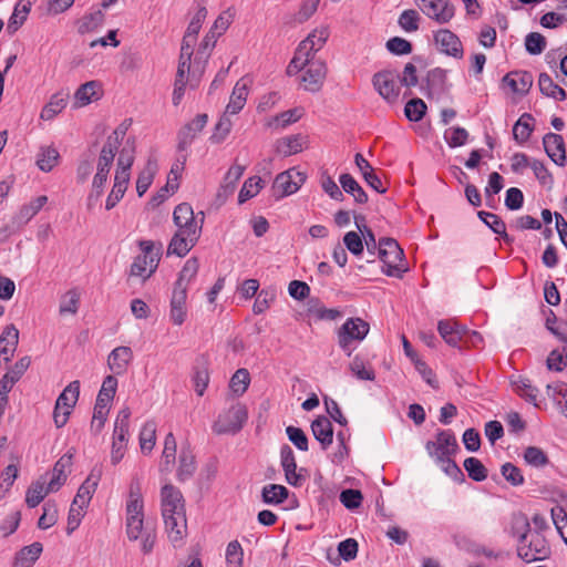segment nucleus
<instances>
[{
    "label": "nucleus",
    "mask_w": 567,
    "mask_h": 567,
    "mask_svg": "<svg viewBox=\"0 0 567 567\" xmlns=\"http://www.w3.org/2000/svg\"><path fill=\"white\" fill-rule=\"evenodd\" d=\"M245 168V166L238 164H234L233 166H230V168L228 169L224 177V183L220 185V188L218 190V198H227L228 196L234 194L236 184L243 176Z\"/></svg>",
    "instance_id": "c756f323"
},
{
    "label": "nucleus",
    "mask_w": 567,
    "mask_h": 567,
    "mask_svg": "<svg viewBox=\"0 0 567 567\" xmlns=\"http://www.w3.org/2000/svg\"><path fill=\"white\" fill-rule=\"evenodd\" d=\"M538 85L540 92L548 97H554L558 101H565L567 99L566 91L556 84L547 73L539 74Z\"/></svg>",
    "instance_id": "58836bf2"
},
{
    "label": "nucleus",
    "mask_w": 567,
    "mask_h": 567,
    "mask_svg": "<svg viewBox=\"0 0 567 567\" xmlns=\"http://www.w3.org/2000/svg\"><path fill=\"white\" fill-rule=\"evenodd\" d=\"M329 38V30L327 27L315 29L305 40H302L297 50L303 53L307 58L315 59V54L323 48Z\"/></svg>",
    "instance_id": "a211bd4d"
},
{
    "label": "nucleus",
    "mask_w": 567,
    "mask_h": 567,
    "mask_svg": "<svg viewBox=\"0 0 567 567\" xmlns=\"http://www.w3.org/2000/svg\"><path fill=\"white\" fill-rule=\"evenodd\" d=\"M305 69L301 76L303 89L311 93L319 92L327 76V64L320 59L310 58Z\"/></svg>",
    "instance_id": "1a4fd4ad"
},
{
    "label": "nucleus",
    "mask_w": 567,
    "mask_h": 567,
    "mask_svg": "<svg viewBox=\"0 0 567 567\" xmlns=\"http://www.w3.org/2000/svg\"><path fill=\"white\" fill-rule=\"evenodd\" d=\"M339 183L347 194L353 196L355 203L365 204L368 202L367 193L352 175L348 173L341 174L339 177Z\"/></svg>",
    "instance_id": "72a5a7b5"
},
{
    "label": "nucleus",
    "mask_w": 567,
    "mask_h": 567,
    "mask_svg": "<svg viewBox=\"0 0 567 567\" xmlns=\"http://www.w3.org/2000/svg\"><path fill=\"white\" fill-rule=\"evenodd\" d=\"M117 388V379L114 375H107L103 380L102 386L99 391L95 403L96 404H105L109 406L110 402L113 400Z\"/></svg>",
    "instance_id": "8fccbe9b"
},
{
    "label": "nucleus",
    "mask_w": 567,
    "mask_h": 567,
    "mask_svg": "<svg viewBox=\"0 0 567 567\" xmlns=\"http://www.w3.org/2000/svg\"><path fill=\"white\" fill-rule=\"evenodd\" d=\"M187 288L174 285L171 303L169 318L175 326H182L187 317Z\"/></svg>",
    "instance_id": "2eb2a0df"
},
{
    "label": "nucleus",
    "mask_w": 567,
    "mask_h": 567,
    "mask_svg": "<svg viewBox=\"0 0 567 567\" xmlns=\"http://www.w3.org/2000/svg\"><path fill=\"white\" fill-rule=\"evenodd\" d=\"M434 462L454 482L463 483L465 481L464 473L452 460V456L439 457V460H435Z\"/></svg>",
    "instance_id": "49530a36"
},
{
    "label": "nucleus",
    "mask_w": 567,
    "mask_h": 567,
    "mask_svg": "<svg viewBox=\"0 0 567 567\" xmlns=\"http://www.w3.org/2000/svg\"><path fill=\"white\" fill-rule=\"evenodd\" d=\"M420 14L416 10H404L398 20L399 25L406 32H415L419 30Z\"/></svg>",
    "instance_id": "69168bd1"
},
{
    "label": "nucleus",
    "mask_w": 567,
    "mask_h": 567,
    "mask_svg": "<svg viewBox=\"0 0 567 567\" xmlns=\"http://www.w3.org/2000/svg\"><path fill=\"white\" fill-rule=\"evenodd\" d=\"M264 187V181L259 176H252L245 181L239 195L238 203L244 204L248 199L255 197Z\"/></svg>",
    "instance_id": "09e8293b"
},
{
    "label": "nucleus",
    "mask_w": 567,
    "mask_h": 567,
    "mask_svg": "<svg viewBox=\"0 0 567 567\" xmlns=\"http://www.w3.org/2000/svg\"><path fill=\"white\" fill-rule=\"evenodd\" d=\"M464 468L468 476L475 482H482L487 477V470L484 464L476 457H467L464 461Z\"/></svg>",
    "instance_id": "6e6d98bb"
},
{
    "label": "nucleus",
    "mask_w": 567,
    "mask_h": 567,
    "mask_svg": "<svg viewBox=\"0 0 567 567\" xmlns=\"http://www.w3.org/2000/svg\"><path fill=\"white\" fill-rule=\"evenodd\" d=\"M426 112V104L421 99H412L410 100L405 107H404V114L408 117V120L412 122H419L422 120Z\"/></svg>",
    "instance_id": "680f3d73"
},
{
    "label": "nucleus",
    "mask_w": 567,
    "mask_h": 567,
    "mask_svg": "<svg viewBox=\"0 0 567 567\" xmlns=\"http://www.w3.org/2000/svg\"><path fill=\"white\" fill-rule=\"evenodd\" d=\"M546 44V38L539 32H530L525 37V49L530 55L543 53Z\"/></svg>",
    "instance_id": "bf43d9fd"
},
{
    "label": "nucleus",
    "mask_w": 567,
    "mask_h": 567,
    "mask_svg": "<svg viewBox=\"0 0 567 567\" xmlns=\"http://www.w3.org/2000/svg\"><path fill=\"white\" fill-rule=\"evenodd\" d=\"M31 10V2L29 0H20L13 10L11 18L9 19L7 30L9 33H14L27 20V17Z\"/></svg>",
    "instance_id": "ea45409f"
},
{
    "label": "nucleus",
    "mask_w": 567,
    "mask_h": 567,
    "mask_svg": "<svg viewBox=\"0 0 567 567\" xmlns=\"http://www.w3.org/2000/svg\"><path fill=\"white\" fill-rule=\"evenodd\" d=\"M42 550L43 546L39 542L24 546L16 554L13 567H32L39 559Z\"/></svg>",
    "instance_id": "cd10ccee"
},
{
    "label": "nucleus",
    "mask_w": 567,
    "mask_h": 567,
    "mask_svg": "<svg viewBox=\"0 0 567 567\" xmlns=\"http://www.w3.org/2000/svg\"><path fill=\"white\" fill-rule=\"evenodd\" d=\"M437 330L443 340L451 347L461 346V337L456 331V321L453 320H441L437 324Z\"/></svg>",
    "instance_id": "c03bdc74"
},
{
    "label": "nucleus",
    "mask_w": 567,
    "mask_h": 567,
    "mask_svg": "<svg viewBox=\"0 0 567 567\" xmlns=\"http://www.w3.org/2000/svg\"><path fill=\"white\" fill-rule=\"evenodd\" d=\"M59 161V152L54 147H44L38 155L37 165L43 172H50Z\"/></svg>",
    "instance_id": "13d9d810"
},
{
    "label": "nucleus",
    "mask_w": 567,
    "mask_h": 567,
    "mask_svg": "<svg viewBox=\"0 0 567 567\" xmlns=\"http://www.w3.org/2000/svg\"><path fill=\"white\" fill-rule=\"evenodd\" d=\"M19 330L14 324L7 326L0 336V358L9 362L18 347Z\"/></svg>",
    "instance_id": "b1692460"
},
{
    "label": "nucleus",
    "mask_w": 567,
    "mask_h": 567,
    "mask_svg": "<svg viewBox=\"0 0 567 567\" xmlns=\"http://www.w3.org/2000/svg\"><path fill=\"white\" fill-rule=\"evenodd\" d=\"M530 168L534 172L535 177L538 182L550 189L554 185V178L551 173L547 169L545 164L538 159H533L530 163Z\"/></svg>",
    "instance_id": "338daca9"
},
{
    "label": "nucleus",
    "mask_w": 567,
    "mask_h": 567,
    "mask_svg": "<svg viewBox=\"0 0 567 567\" xmlns=\"http://www.w3.org/2000/svg\"><path fill=\"white\" fill-rule=\"evenodd\" d=\"M72 454L61 456L53 467V475L49 482L50 491H58L66 481L65 471L72 465Z\"/></svg>",
    "instance_id": "7c9ffc66"
},
{
    "label": "nucleus",
    "mask_w": 567,
    "mask_h": 567,
    "mask_svg": "<svg viewBox=\"0 0 567 567\" xmlns=\"http://www.w3.org/2000/svg\"><path fill=\"white\" fill-rule=\"evenodd\" d=\"M306 137L301 134L290 135L277 142V152L282 156H290L302 151Z\"/></svg>",
    "instance_id": "f704fd0d"
},
{
    "label": "nucleus",
    "mask_w": 567,
    "mask_h": 567,
    "mask_svg": "<svg viewBox=\"0 0 567 567\" xmlns=\"http://www.w3.org/2000/svg\"><path fill=\"white\" fill-rule=\"evenodd\" d=\"M543 145L547 156L558 166H565L566 150L565 142L561 135L556 133H547L543 137Z\"/></svg>",
    "instance_id": "f3484780"
},
{
    "label": "nucleus",
    "mask_w": 567,
    "mask_h": 567,
    "mask_svg": "<svg viewBox=\"0 0 567 567\" xmlns=\"http://www.w3.org/2000/svg\"><path fill=\"white\" fill-rule=\"evenodd\" d=\"M444 138L450 147H460L466 144L468 132L460 126H453L445 131Z\"/></svg>",
    "instance_id": "052dcab7"
},
{
    "label": "nucleus",
    "mask_w": 567,
    "mask_h": 567,
    "mask_svg": "<svg viewBox=\"0 0 567 567\" xmlns=\"http://www.w3.org/2000/svg\"><path fill=\"white\" fill-rule=\"evenodd\" d=\"M372 83L378 93L389 103H395L400 95L396 75L392 71H381L373 75Z\"/></svg>",
    "instance_id": "f8f14e48"
},
{
    "label": "nucleus",
    "mask_w": 567,
    "mask_h": 567,
    "mask_svg": "<svg viewBox=\"0 0 567 567\" xmlns=\"http://www.w3.org/2000/svg\"><path fill=\"white\" fill-rule=\"evenodd\" d=\"M354 163L359 168L363 179L371 188H373L375 192L380 194H384L386 192V187L383 186L381 178L375 174L374 168L363 157L362 154H355Z\"/></svg>",
    "instance_id": "412c9836"
},
{
    "label": "nucleus",
    "mask_w": 567,
    "mask_h": 567,
    "mask_svg": "<svg viewBox=\"0 0 567 567\" xmlns=\"http://www.w3.org/2000/svg\"><path fill=\"white\" fill-rule=\"evenodd\" d=\"M207 121V114H198L190 123L186 124L179 131L178 148L181 151L186 150L192 144L196 135L205 127Z\"/></svg>",
    "instance_id": "aec40b11"
},
{
    "label": "nucleus",
    "mask_w": 567,
    "mask_h": 567,
    "mask_svg": "<svg viewBox=\"0 0 567 567\" xmlns=\"http://www.w3.org/2000/svg\"><path fill=\"white\" fill-rule=\"evenodd\" d=\"M58 522V507L53 502H47L43 505V514L38 520V527L41 529H48Z\"/></svg>",
    "instance_id": "0e129e2a"
},
{
    "label": "nucleus",
    "mask_w": 567,
    "mask_h": 567,
    "mask_svg": "<svg viewBox=\"0 0 567 567\" xmlns=\"http://www.w3.org/2000/svg\"><path fill=\"white\" fill-rule=\"evenodd\" d=\"M288 493L284 485H265L261 492L262 502L266 504H280L288 497Z\"/></svg>",
    "instance_id": "37998d69"
},
{
    "label": "nucleus",
    "mask_w": 567,
    "mask_h": 567,
    "mask_svg": "<svg viewBox=\"0 0 567 567\" xmlns=\"http://www.w3.org/2000/svg\"><path fill=\"white\" fill-rule=\"evenodd\" d=\"M131 411L128 408H123L116 416L113 431V442H121L127 444L128 424Z\"/></svg>",
    "instance_id": "e433bc0d"
},
{
    "label": "nucleus",
    "mask_w": 567,
    "mask_h": 567,
    "mask_svg": "<svg viewBox=\"0 0 567 567\" xmlns=\"http://www.w3.org/2000/svg\"><path fill=\"white\" fill-rule=\"evenodd\" d=\"M69 93L65 92H56L51 97L50 101L43 106L40 118L43 121H51L62 112L68 104Z\"/></svg>",
    "instance_id": "c85d7f7f"
},
{
    "label": "nucleus",
    "mask_w": 567,
    "mask_h": 567,
    "mask_svg": "<svg viewBox=\"0 0 567 567\" xmlns=\"http://www.w3.org/2000/svg\"><path fill=\"white\" fill-rule=\"evenodd\" d=\"M157 167L158 166L156 159L150 157L144 169L140 173L136 181V192L140 197H142L151 186Z\"/></svg>",
    "instance_id": "4c0bfd02"
},
{
    "label": "nucleus",
    "mask_w": 567,
    "mask_h": 567,
    "mask_svg": "<svg viewBox=\"0 0 567 567\" xmlns=\"http://www.w3.org/2000/svg\"><path fill=\"white\" fill-rule=\"evenodd\" d=\"M248 95V82L240 79L236 82L229 102L226 106V113L235 115L239 113L246 104Z\"/></svg>",
    "instance_id": "a878e982"
},
{
    "label": "nucleus",
    "mask_w": 567,
    "mask_h": 567,
    "mask_svg": "<svg viewBox=\"0 0 567 567\" xmlns=\"http://www.w3.org/2000/svg\"><path fill=\"white\" fill-rule=\"evenodd\" d=\"M144 509H136V505L126 508V535L130 540H137L144 533Z\"/></svg>",
    "instance_id": "393cba45"
},
{
    "label": "nucleus",
    "mask_w": 567,
    "mask_h": 567,
    "mask_svg": "<svg viewBox=\"0 0 567 567\" xmlns=\"http://www.w3.org/2000/svg\"><path fill=\"white\" fill-rule=\"evenodd\" d=\"M306 174L295 168L278 174L272 184V195L277 198H284L295 194L306 182Z\"/></svg>",
    "instance_id": "0eeeda50"
},
{
    "label": "nucleus",
    "mask_w": 567,
    "mask_h": 567,
    "mask_svg": "<svg viewBox=\"0 0 567 567\" xmlns=\"http://www.w3.org/2000/svg\"><path fill=\"white\" fill-rule=\"evenodd\" d=\"M196 471L195 457L188 449H182L178 458L177 480L185 482L189 480Z\"/></svg>",
    "instance_id": "c9c22d12"
},
{
    "label": "nucleus",
    "mask_w": 567,
    "mask_h": 567,
    "mask_svg": "<svg viewBox=\"0 0 567 567\" xmlns=\"http://www.w3.org/2000/svg\"><path fill=\"white\" fill-rule=\"evenodd\" d=\"M100 89L101 83L99 81H89L80 85V87L74 93V106L82 107L95 100H99Z\"/></svg>",
    "instance_id": "bb28decb"
},
{
    "label": "nucleus",
    "mask_w": 567,
    "mask_h": 567,
    "mask_svg": "<svg viewBox=\"0 0 567 567\" xmlns=\"http://www.w3.org/2000/svg\"><path fill=\"white\" fill-rule=\"evenodd\" d=\"M156 441V423L147 421L140 432V446L143 453H150Z\"/></svg>",
    "instance_id": "de8ad7c7"
},
{
    "label": "nucleus",
    "mask_w": 567,
    "mask_h": 567,
    "mask_svg": "<svg viewBox=\"0 0 567 567\" xmlns=\"http://www.w3.org/2000/svg\"><path fill=\"white\" fill-rule=\"evenodd\" d=\"M311 431L315 439L321 444L322 450H327L332 444L333 427L327 416H318L311 423Z\"/></svg>",
    "instance_id": "5701e85b"
},
{
    "label": "nucleus",
    "mask_w": 567,
    "mask_h": 567,
    "mask_svg": "<svg viewBox=\"0 0 567 567\" xmlns=\"http://www.w3.org/2000/svg\"><path fill=\"white\" fill-rule=\"evenodd\" d=\"M176 440L173 433L165 436L164 450L162 453L161 471H171L176 460Z\"/></svg>",
    "instance_id": "a18cd8bd"
},
{
    "label": "nucleus",
    "mask_w": 567,
    "mask_h": 567,
    "mask_svg": "<svg viewBox=\"0 0 567 567\" xmlns=\"http://www.w3.org/2000/svg\"><path fill=\"white\" fill-rule=\"evenodd\" d=\"M533 116L528 113H524L513 127V136L518 144L525 143L533 132L532 121Z\"/></svg>",
    "instance_id": "79ce46f5"
},
{
    "label": "nucleus",
    "mask_w": 567,
    "mask_h": 567,
    "mask_svg": "<svg viewBox=\"0 0 567 567\" xmlns=\"http://www.w3.org/2000/svg\"><path fill=\"white\" fill-rule=\"evenodd\" d=\"M458 449L456 437L450 430L439 431L435 441H427L425 444V450L433 461L439 457L452 456Z\"/></svg>",
    "instance_id": "6e6552de"
},
{
    "label": "nucleus",
    "mask_w": 567,
    "mask_h": 567,
    "mask_svg": "<svg viewBox=\"0 0 567 567\" xmlns=\"http://www.w3.org/2000/svg\"><path fill=\"white\" fill-rule=\"evenodd\" d=\"M142 255L134 258L130 267V276L147 280L157 269L162 256V243L140 240Z\"/></svg>",
    "instance_id": "7ed1b4c3"
},
{
    "label": "nucleus",
    "mask_w": 567,
    "mask_h": 567,
    "mask_svg": "<svg viewBox=\"0 0 567 567\" xmlns=\"http://www.w3.org/2000/svg\"><path fill=\"white\" fill-rule=\"evenodd\" d=\"M44 482L32 483L27 491L25 503L29 507L38 506L43 498L51 492L49 485L45 487Z\"/></svg>",
    "instance_id": "3c124183"
},
{
    "label": "nucleus",
    "mask_w": 567,
    "mask_h": 567,
    "mask_svg": "<svg viewBox=\"0 0 567 567\" xmlns=\"http://www.w3.org/2000/svg\"><path fill=\"white\" fill-rule=\"evenodd\" d=\"M433 38L442 53L455 59L463 58V45L455 33L449 29H441L434 33Z\"/></svg>",
    "instance_id": "4468645a"
},
{
    "label": "nucleus",
    "mask_w": 567,
    "mask_h": 567,
    "mask_svg": "<svg viewBox=\"0 0 567 567\" xmlns=\"http://www.w3.org/2000/svg\"><path fill=\"white\" fill-rule=\"evenodd\" d=\"M514 391L522 398H524L526 401L533 403L535 406H537V395L538 390L532 385L530 381L528 379H518L517 381L513 382Z\"/></svg>",
    "instance_id": "5fc2aeb1"
},
{
    "label": "nucleus",
    "mask_w": 567,
    "mask_h": 567,
    "mask_svg": "<svg viewBox=\"0 0 567 567\" xmlns=\"http://www.w3.org/2000/svg\"><path fill=\"white\" fill-rule=\"evenodd\" d=\"M133 360V351L130 347L121 346L111 351L107 358L109 369L116 375H122Z\"/></svg>",
    "instance_id": "6ab92c4d"
},
{
    "label": "nucleus",
    "mask_w": 567,
    "mask_h": 567,
    "mask_svg": "<svg viewBox=\"0 0 567 567\" xmlns=\"http://www.w3.org/2000/svg\"><path fill=\"white\" fill-rule=\"evenodd\" d=\"M48 197L45 195L38 196L37 198L32 199L29 204L21 207L18 218L27 223L29 221L33 216H35L40 209L47 204Z\"/></svg>",
    "instance_id": "4d7b16f0"
},
{
    "label": "nucleus",
    "mask_w": 567,
    "mask_h": 567,
    "mask_svg": "<svg viewBox=\"0 0 567 567\" xmlns=\"http://www.w3.org/2000/svg\"><path fill=\"white\" fill-rule=\"evenodd\" d=\"M200 234L202 231L197 230L196 228L190 229V231L177 229L168 244L167 256H186L198 241Z\"/></svg>",
    "instance_id": "9b49d317"
},
{
    "label": "nucleus",
    "mask_w": 567,
    "mask_h": 567,
    "mask_svg": "<svg viewBox=\"0 0 567 567\" xmlns=\"http://www.w3.org/2000/svg\"><path fill=\"white\" fill-rule=\"evenodd\" d=\"M117 150L115 144L104 143L97 159L96 171L109 174Z\"/></svg>",
    "instance_id": "603ef678"
},
{
    "label": "nucleus",
    "mask_w": 567,
    "mask_h": 567,
    "mask_svg": "<svg viewBox=\"0 0 567 567\" xmlns=\"http://www.w3.org/2000/svg\"><path fill=\"white\" fill-rule=\"evenodd\" d=\"M516 525H520L517 556L526 563L544 560L550 555V547L546 538L538 532L530 533L527 517H519Z\"/></svg>",
    "instance_id": "f03ea898"
},
{
    "label": "nucleus",
    "mask_w": 567,
    "mask_h": 567,
    "mask_svg": "<svg viewBox=\"0 0 567 567\" xmlns=\"http://www.w3.org/2000/svg\"><path fill=\"white\" fill-rule=\"evenodd\" d=\"M370 326L361 318H348L338 330V344L347 353L351 355L355 342H361L369 333Z\"/></svg>",
    "instance_id": "39448f33"
},
{
    "label": "nucleus",
    "mask_w": 567,
    "mask_h": 567,
    "mask_svg": "<svg viewBox=\"0 0 567 567\" xmlns=\"http://www.w3.org/2000/svg\"><path fill=\"white\" fill-rule=\"evenodd\" d=\"M80 395V381L69 383L56 399L55 406L70 410L75 406Z\"/></svg>",
    "instance_id": "473e14b6"
},
{
    "label": "nucleus",
    "mask_w": 567,
    "mask_h": 567,
    "mask_svg": "<svg viewBox=\"0 0 567 567\" xmlns=\"http://www.w3.org/2000/svg\"><path fill=\"white\" fill-rule=\"evenodd\" d=\"M161 508L165 529L174 546H178L187 533L185 501L181 491L172 484L161 488Z\"/></svg>",
    "instance_id": "f257e3e1"
},
{
    "label": "nucleus",
    "mask_w": 567,
    "mask_h": 567,
    "mask_svg": "<svg viewBox=\"0 0 567 567\" xmlns=\"http://www.w3.org/2000/svg\"><path fill=\"white\" fill-rule=\"evenodd\" d=\"M503 83L507 85L512 92L524 95L528 93L533 85V75L527 71L509 72L503 78Z\"/></svg>",
    "instance_id": "4be33fe9"
},
{
    "label": "nucleus",
    "mask_w": 567,
    "mask_h": 567,
    "mask_svg": "<svg viewBox=\"0 0 567 567\" xmlns=\"http://www.w3.org/2000/svg\"><path fill=\"white\" fill-rule=\"evenodd\" d=\"M524 460L527 464L535 467H543L549 462L545 452L536 446H529L525 450Z\"/></svg>",
    "instance_id": "774afa93"
},
{
    "label": "nucleus",
    "mask_w": 567,
    "mask_h": 567,
    "mask_svg": "<svg viewBox=\"0 0 567 567\" xmlns=\"http://www.w3.org/2000/svg\"><path fill=\"white\" fill-rule=\"evenodd\" d=\"M415 2L423 13L441 24L449 23L455 14L454 6L447 0H415Z\"/></svg>",
    "instance_id": "9d476101"
},
{
    "label": "nucleus",
    "mask_w": 567,
    "mask_h": 567,
    "mask_svg": "<svg viewBox=\"0 0 567 567\" xmlns=\"http://www.w3.org/2000/svg\"><path fill=\"white\" fill-rule=\"evenodd\" d=\"M31 359L30 357H23L20 360H18L14 365L2 377L3 380H7L9 383L13 384L17 383L21 377L24 374V372L30 367Z\"/></svg>",
    "instance_id": "e2e57ef3"
},
{
    "label": "nucleus",
    "mask_w": 567,
    "mask_h": 567,
    "mask_svg": "<svg viewBox=\"0 0 567 567\" xmlns=\"http://www.w3.org/2000/svg\"><path fill=\"white\" fill-rule=\"evenodd\" d=\"M199 269V261L196 257L187 259L178 274L175 286L188 289L189 284L196 278Z\"/></svg>",
    "instance_id": "a19ab883"
},
{
    "label": "nucleus",
    "mask_w": 567,
    "mask_h": 567,
    "mask_svg": "<svg viewBox=\"0 0 567 567\" xmlns=\"http://www.w3.org/2000/svg\"><path fill=\"white\" fill-rule=\"evenodd\" d=\"M247 417L248 413L246 406L237 403L218 416L213 425V430L217 434H235L243 429Z\"/></svg>",
    "instance_id": "423d86ee"
},
{
    "label": "nucleus",
    "mask_w": 567,
    "mask_h": 567,
    "mask_svg": "<svg viewBox=\"0 0 567 567\" xmlns=\"http://www.w3.org/2000/svg\"><path fill=\"white\" fill-rule=\"evenodd\" d=\"M104 20L105 16L102 9L90 11L78 21V32L80 34L94 32L102 27Z\"/></svg>",
    "instance_id": "2f4dec72"
},
{
    "label": "nucleus",
    "mask_w": 567,
    "mask_h": 567,
    "mask_svg": "<svg viewBox=\"0 0 567 567\" xmlns=\"http://www.w3.org/2000/svg\"><path fill=\"white\" fill-rule=\"evenodd\" d=\"M198 215L200 216L199 218L194 215L193 207L188 203H182L174 209V224L182 230L190 231V229L196 228L202 231L205 216L203 212H199Z\"/></svg>",
    "instance_id": "ddd939ff"
},
{
    "label": "nucleus",
    "mask_w": 567,
    "mask_h": 567,
    "mask_svg": "<svg viewBox=\"0 0 567 567\" xmlns=\"http://www.w3.org/2000/svg\"><path fill=\"white\" fill-rule=\"evenodd\" d=\"M101 476H102V468L100 466H95L91 471V473L86 477V480L79 487L78 493L72 503L74 505H79L81 507L86 508L94 492L96 491V487L99 485Z\"/></svg>",
    "instance_id": "dca6fc26"
},
{
    "label": "nucleus",
    "mask_w": 567,
    "mask_h": 567,
    "mask_svg": "<svg viewBox=\"0 0 567 567\" xmlns=\"http://www.w3.org/2000/svg\"><path fill=\"white\" fill-rule=\"evenodd\" d=\"M379 258L383 262L382 272L389 277L401 278L408 270L404 264V252L398 241L390 237L379 239Z\"/></svg>",
    "instance_id": "20e7f679"
},
{
    "label": "nucleus",
    "mask_w": 567,
    "mask_h": 567,
    "mask_svg": "<svg viewBox=\"0 0 567 567\" xmlns=\"http://www.w3.org/2000/svg\"><path fill=\"white\" fill-rule=\"evenodd\" d=\"M478 218L488 226L493 233L502 236L505 239H508V235L506 233L505 223L498 217L496 214L487 213V212H478Z\"/></svg>",
    "instance_id": "864d4df0"
}]
</instances>
